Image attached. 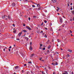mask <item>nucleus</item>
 I'll use <instances>...</instances> for the list:
<instances>
[{"label": "nucleus", "mask_w": 74, "mask_h": 74, "mask_svg": "<svg viewBox=\"0 0 74 74\" xmlns=\"http://www.w3.org/2000/svg\"><path fill=\"white\" fill-rule=\"evenodd\" d=\"M5 18V15H4L3 16H2V18L3 19H4Z\"/></svg>", "instance_id": "4468645a"}, {"label": "nucleus", "mask_w": 74, "mask_h": 74, "mask_svg": "<svg viewBox=\"0 0 74 74\" xmlns=\"http://www.w3.org/2000/svg\"><path fill=\"white\" fill-rule=\"evenodd\" d=\"M23 72H24V71H23V70H22V71H21L22 73H23Z\"/></svg>", "instance_id": "72a5a7b5"}, {"label": "nucleus", "mask_w": 74, "mask_h": 74, "mask_svg": "<svg viewBox=\"0 0 74 74\" xmlns=\"http://www.w3.org/2000/svg\"><path fill=\"white\" fill-rule=\"evenodd\" d=\"M71 10H73V8H71Z\"/></svg>", "instance_id": "8fccbe9b"}, {"label": "nucleus", "mask_w": 74, "mask_h": 74, "mask_svg": "<svg viewBox=\"0 0 74 74\" xmlns=\"http://www.w3.org/2000/svg\"><path fill=\"white\" fill-rule=\"evenodd\" d=\"M37 5V7H40V5L39 4H38Z\"/></svg>", "instance_id": "6ab92c4d"}, {"label": "nucleus", "mask_w": 74, "mask_h": 74, "mask_svg": "<svg viewBox=\"0 0 74 74\" xmlns=\"http://www.w3.org/2000/svg\"><path fill=\"white\" fill-rule=\"evenodd\" d=\"M58 63L57 62H56L55 64H54V65H58Z\"/></svg>", "instance_id": "c756f323"}, {"label": "nucleus", "mask_w": 74, "mask_h": 74, "mask_svg": "<svg viewBox=\"0 0 74 74\" xmlns=\"http://www.w3.org/2000/svg\"><path fill=\"white\" fill-rule=\"evenodd\" d=\"M3 51H4V52H5V49H3Z\"/></svg>", "instance_id": "5fc2aeb1"}, {"label": "nucleus", "mask_w": 74, "mask_h": 74, "mask_svg": "<svg viewBox=\"0 0 74 74\" xmlns=\"http://www.w3.org/2000/svg\"><path fill=\"white\" fill-rule=\"evenodd\" d=\"M73 5V3H71V5Z\"/></svg>", "instance_id": "a18cd8bd"}, {"label": "nucleus", "mask_w": 74, "mask_h": 74, "mask_svg": "<svg viewBox=\"0 0 74 74\" xmlns=\"http://www.w3.org/2000/svg\"><path fill=\"white\" fill-rule=\"evenodd\" d=\"M57 11H59V9H57Z\"/></svg>", "instance_id": "13d9d810"}, {"label": "nucleus", "mask_w": 74, "mask_h": 74, "mask_svg": "<svg viewBox=\"0 0 74 74\" xmlns=\"http://www.w3.org/2000/svg\"><path fill=\"white\" fill-rule=\"evenodd\" d=\"M48 69H51V67H48Z\"/></svg>", "instance_id": "4d7b16f0"}, {"label": "nucleus", "mask_w": 74, "mask_h": 74, "mask_svg": "<svg viewBox=\"0 0 74 74\" xmlns=\"http://www.w3.org/2000/svg\"><path fill=\"white\" fill-rule=\"evenodd\" d=\"M29 49L30 50H32V49H33V48L31 46L30 47Z\"/></svg>", "instance_id": "ddd939ff"}, {"label": "nucleus", "mask_w": 74, "mask_h": 74, "mask_svg": "<svg viewBox=\"0 0 74 74\" xmlns=\"http://www.w3.org/2000/svg\"><path fill=\"white\" fill-rule=\"evenodd\" d=\"M16 30H14V31H13V33H16Z\"/></svg>", "instance_id": "a878e982"}, {"label": "nucleus", "mask_w": 74, "mask_h": 74, "mask_svg": "<svg viewBox=\"0 0 74 74\" xmlns=\"http://www.w3.org/2000/svg\"><path fill=\"white\" fill-rule=\"evenodd\" d=\"M34 54H32L30 55V57L31 58H33V57H34Z\"/></svg>", "instance_id": "0eeeda50"}, {"label": "nucleus", "mask_w": 74, "mask_h": 74, "mask_svg": "<svg viewBox=\"0 0 74 74\" xmlns=\"http://www.w3.org/2000/svg\"><path fill=\"white\" fill-rule=\"evenodd\" d=\"M70 32L71 33H72V31H70Z\"/></svg>", "instance_id": "864d4df0"}, {"label": "nucleus", "mask_w": 74, "mask_h": 74, "mask_svg": "<svg viewBox=\"0 0 74 74\" xmlns=\"http://www.w3.org/2000/svg\"><path fill=\"white\" fill-rule=\"evenodd\" d=\"M14 74H16V73H14Z\"/></svg>", "instance_id": "774afa93"}, {"label": "nucleus", "mask_w": 74, "mask_h": 74, "mask_svg": "<svg viewBox=\"0 0 74 74\" xmlns=\"http://www.w3.org/2000/svg\"><path fill=\"white\" fill-rule=\"evenodd\" d=\"M53 64V65L55 64V63H52V64Z\"/></svg>", "instance_id": "6e6d98bb"}, {"label": "nucleus", "mask_w": 74, "mask_h": 74, "mask_svg": "<svg viewBox=\"0 0 74 74\" xmlns=\"http://www.w3.org/2000/svg\"><path fill=\"white\" fill-rule=\"evenodd\" d=\"M28 63H31V64H32V63L31 62H28Z\"/></svg>", "instance_id": "2f4dec72"}, {"label": "nucleus", "mask_w": 74, "mask_h": 74, "mask_svg": "<svg viewBox=\"0 0 74 74\" xmlns=\"http://www.w3.org/2000/svg\"><path fill=\"white\" fill-rule=\"evenodd\" d=\"M53 74H56V73H55V72H53Z\"/></svg>", "instance_id": "0e129e2a"}, {"label": "nucleus", "mask_w": 74, "mask_h": 74, "mask_svg": "<svg viewBox=\"0 0 74 74\" xmlns=\"http://www.w3.org/2000/svg\"><path fill=\"white\" fill-rule=\"evenodd\" d=\"M55 54H57V55H59V53L58 52H56L55 53Z\"/></svg>", "instance_id": "a211bd4d"}, {"label": "nucleus", "mask_w": 74, "mask_h": 74, "mask_svg": "<svg viewBox=\"0 0 74 74\" xmlns=\"http://www.w3.org/2000/svg\"><path fill=\"white\" fill-rule=\"evenodd\" d=\"M41 33H43V31L42 30L41 31Z\"/></svg>", "instance_id": "49530a36"}, {"label": "nucleus", "mask_w": 74, "mask_h": 74, "mask_svg": "<svg viewBox=\"0 0 74 74\" xmlns=\"http://www.w3.org/2000/svg\"><path fill=\"white\" fill-rule=\"evenodd\" d=\"M23 32L24 33H26V32H27V31L25 29H24L22 30Z\"/></svg>", "instance_id": "9d476101"}, {"label": "nucleus", "mask_w": 74, "mask_h": 74, "mask_svg": "<svg viewBox=\"0 0 74 74\" xmlns=\"http://www.w3.org/2000/svg\"><path fill=\"white\" fill-rule=\"evenodd\" d=\"M44 22H45V23H47V21L46 20H45Z\"/></svg>", "instance_id": "393cba45"}, {"label": "nucleus", "mask_w": 74, "mask_h": 74, "mask_svg": "<svg viewBox=\"0 0 74 74\" xmlns=\"http://www.w3.org/2000/svg\"><path fill=\"white\" fill-rule=\"evenodd\" d=\"M43 24H44V23L42 22V24L40 25L41 26H42V25H43Z\"/></svg>", "instance_id": "5701e85b"}, {"label": "nucleus", "mask_w": 74, "mask_h": 74, "mask_svg": "<svg viewBox=\"0 0 74 74\" xmlns=\"http://www.w3.org/2000/svg\"><path fill=\"white\" fill-rule=\"evenodd\" d=\"M30 73L29 72H26V73H25V74H29Z\"/></svg>", "instance_id": "2eb2a0df"}, {"label": "nucleus", "mask_w": 74, "mask_h": 74, "mask_svg": "<svg viewBox=\"0 0 74 74\" xmlns=\"http://www.w3.org/2000/svg\"><path fill=\"white\" fill-rule=\"evenodd\" d=\"M73 21H74V17H73Z\"/></svg>", "instance_id": "052dcab7"}, {"label": "nucleus", "mask_w": 74, "mask_h": 74, "mask_svg": "<svg viewBox=\"0 0 74 74\" xmlns=\"http://www.w3.org/2000/svg\"><path fill=\"white\" fill-rule=\"evenodd\" d=\"M20 40V39L19 38H18V39H16V40H18V41H19Z\"/></svg>", "instance_id": "c85d7f7f"}, {"label": "nucleus", "mask_w": 74, "mask_h": 74, "mask_svg": "<svg viewBox=\"0 0 74 74\" xmlns=\"http://www.w3.org/2000/svg\"><path fill=\"white\" fill-rule=\"evenodd\" d=\"M60 22L61 23H62L63 22V19H62V18L61 17H60Z\"/></svg>", "instance_id": "f03ea898"}, {"label": "nucleus", "mask_w": 74, "mask_h": 74, "mask_svg": "<svg viewBox=\"0 0 74 74\" xmlns=\"http://www.w3.org/2000/svg\"><path fill=\"white\" fill-rule=\"evenodd\" d=\"M49 52H50V51H49V50H47V53H49Z\"/></svg>", "instance_id": "cd10ccee"}, {"label": "nucleus", "mask_w": 74, "mask_h": 74, "mask_svg": "<svg viewBox=\"0 0 74 74\" xmlns=\"http://www.w3.org/2000/svg\"><path fill=\"white\" fill-rule=\"evenodd\" d=\"M23 26H25V25H26L25 24L23 23Z\"/></svg>", "instance_id": "f704fd0d"}, {"label": "nucleus", "mask_w": 74, "mask_h": 74, "mask_svg": "<svg viewBox=\"0 0 74 74\" xmlns=\"http://www.w3.org/2000/svg\"><path fill=\"white\" fill-rule=\"evenodd\" d=\"M57 14H58V15H60V14H59V13H58Z\"/></svg>", "instance_id": "680f3d73"}, {"label": "nucleus", "mask_w": 74, "mask_h": 74, "mask_svg": "<svg viewBox=\"0 0 74 74\" xmlns=\"http://www.w3.org/2000/svg\"><path fill=\"white\" fill-rule=\"evenodd\" d=\"M40 47H41L43 45L42 44H40Z\"/></svg>", "instance_id": "a19ab883"}, {"label": "nucleus", "mask_w": 74, "mask_h": 74, "mask_svg": "<svg viewBox=\"0 0 74 74\" xmlns=\"http://www.w3.org/2000/svg\"><path fill=\"white\" fill-rule=\"evenodd\" d=\"M25 1H27V0H25Z\"/></svg>", "instance_id": "e2e57ef3"}, {"label": "nucleus", "mask_w": 74, "mask_h": 74, "mask_svg": "<svg viewBox=\"0 0 74 74\" xmlns=\"http://www.w3.org/2000/svg\"><path fill=\"white\" fill-rule=\"evenodd\" d=\"M51 47V46L49 45V46L47 47L48 49H49V48H50Z\"/></svg>", "instance_id": "f3484780"}, {"label": "nucleus", "mask_w": 74, "mask_h": 74, "mask_svg": "<svg viewBox=\"0 0 74 74\" xmlns=\"http://www.w3.org/2000/svg\"><path fill=\"white\" fill-rule=\"evenodd\" d=\"M9 17H10V16L8 15V19H10V18Z\"/></svg>", "instance_id": "c03bdc74"}, {"label": "nucleus", "mask_w": 74, "mask_h": 74, "mask_svg": "<svg viewBox=\"0 0 74 74\" xmlns=\"http://www.w3.org/2000/svg\"><path fill=\"white\" fill-rule=\"evenodd\" d=\"M39 7V8H38V10H41V9H42V8H41L40 7Z\"/></svg>", "instance_id": "f8f14e48"}, {"label": "nucleus", "mask_w": 74, "mask_h": 74, "mask_svg": "<svg viewBox=\"0 0 74 74\" xmlns=\"http://www.w3.org/2000/svg\"><path fill=\"white\" fill-rule=\"evenodd\" d=\"M71 36L72 37H73V35H72V34H71Z\"/></svg>", "instance_id": "69168bd1"}, {"label": "nucleus", "mask_w": 74, "mask_h": 74, "mask_svg": "<svg viewBox=\"0 0 74 74\" xmlns=\"http://www.w3.org/2000/svg\"><path fill=\"white\" fill-rule=\"evenodd\" d=\"M26 27L27 28V29H29V30H32V29H31L29 27L27 26Z\"/></svg>", "instance_id": "423d86ee"}, {"label": "nucleus", "mask_w": 74, "mask_h": 74, "mask_svg": "<svg viewBox=\"0 0 74 74\" xmlns=\"http://www.w3.org/2000/svg\"><path fill=\"white\" fill-rule=\"evenodd\" d=\"M33 18H36L37 17L35 16H33Z\"/></svg>", "instance_id": "bb28decb"}, {"label": "nucleus", "mask_w": 74, "mask_h": 74, "mask_svg": "<svg viewBox=\"0 0 74 74\" xmlns=\"http://www.w3.org/2000/svg\"><path fill=\"white\" fill-rule=\"evenodd\" d=\"M12 48V47H11V46H10L9 47V48Z\"/></svg>", "instance_id": "58836bf2"}, {"label": "nucleus", "mask_w": 74, "mask_h": 74, "mask_svg": "<svg viewBox=\"0 0 74 74\" xmlns=\"http://www.w3.org/2000/svg\"><path fill=\"white\" fill-rule=\"evenodd\" d=\"M62 27H64V25H62Z\"/></svg>", "instance_id": "603ef678"}, {"label": "nucleus", "mask_w": 74, "mask_h": 74, "mask_svg": "<svg viewBox=\"0 0 74 74\" xmlns=\"http://www.w3.org/2000/svg\"><path fill=\"white\" fill-rule=\"evenodd\" d=\"M19 68V66H16L15 67V70H18V68Z\"/></svg>", "instance_id": "39448f33"}, {"label": "nucleus", "mask_w": 74, "mask_h": 74, "mask_svg": "<svg viewBox=\"0 0 74 74\" xmlns=\"http://www.w3.org/2000/svg\"><path fill=\"white\" fill-rule=\"evenodd\" d=\"M12 26H13L14 27H15V25H14V24H13Z\"/></svg>", "instance_id": "3c124183"}, {"label": "nucleus", "mask_w": 74, "mask_h": 74, "mask_svg": "<svg viewBox=\"0 0 74 74\" xmlns=\"http://www.w3.org/2000/svg\"><path fill=\"white\" fill-rule=\"evenodd\" d=\"M15 3H12V7H15Z\"/></svg>", "instance_id": "7ed1b4c3"}, {"label": "nucleus", "mask_w": 74, "mask_h": 74, "mask_svg": "<svg viewBox=\"0 0 74 74\" xmlns=\"http://www.w3.org/2000/svg\"><path fill=\"white\" fill-rule=\"evenodd\" d=\"M70 21H72V19H71Z\"/></svg>", "instance_id": "bf43d9fd"}, {"label": "nucleus", "mask_w": 74, "mask_h": 74, "mask_svg": "<svg viewBox=\"0 0 74 74\" xmlns=\"http://www.w3.org/2000/svg\"><path fill=\"white\" fill-rule=\"evenodd\" d=\"M14 47H16V46H15V45H14Z\"/></svg>", "instance_id": "338daca9"}, {"label": "nucleus", "mask_w": 74, "mask_h": 74, "mask_svg": "<svg viewBox=\"0 0 74 74\" xmlns=\"http://www.w3.org/2000/svg\"><path fill=\"white\" fill-rule=\"evenodd\" d=\"M26 65H27L26 64H24V66H26Z\"/></svg>", "instance_id": "473e14b6"}, {"label": "nucleus", "mask_w": 74, "mask_h": 74, "mask_svg": "<svg viewBox=\"0 0 74 74\" xmlns=\"http://www.w3.org/2000/svg\"><path fill=\"white\" fill-rule=\"evenodd\" d=\"M32 44V43L31 42L30 43V45H31Z\"/></svg>", "instance_id": "c9c22d12"}, {"label": "nucleus", "mask_w": 74, "mask_h": 74, "mask_svg": "<svg viewBox=\"0 0 74 74\" xmlns=\"http://www.w3.org/2000/svg\"><path fill=\"white\" fill-rule=\"evenodd\" d=\"M67 51H68V52H71H71H72V50L70 49H68L67 50Z\"/></svg>", "instance_id": "f257e3e1"}, {"label": "nucleus", "mask_w": 74, "mask_h": 74, "mask_svg": "<svg viewBox=\"0 0 74 74\" xmlns=\"http://www.w3.org/2000/svg\"><path fill=\"white\" fill-rule=\"evenodd\" d=\"M52 1L53 3H56L57 1L56 0H53V1Z\"/></svg>", "instance_id": "1a4fd4ad"}, {"label": "nucleus", "mask_w": 74, "mask_h": 74, "mask_svg": "<svg viewBox=\"0 0 74 74\" xmlns=\"http://www.w3.org/2000/svg\"><path fill=\"white\" fill-rule=\"evenodd\" d=\"M41 59H42V58H40L39 60H41Z\"/></svg>", "instance_id": "de8ad7c7"}, {"label": "nucleus", "mask_w": 74, "mask_h": 74, "mask_svg": "<svg viewBox=\"0 0 74 74\" xmlns=\"http://www.w3.org/2000/svg\"><path fill=\"white\" fill-rule=\"evenodd\" d=\"M45 38H47V35L46 34L45 35Z\"/></svg>", "instance_id": "b1692460"}, {"label": "nucleus", "mask_w": 74, "mask_h": 74, "mask_svg": "<svg viewBox=\"0 0 74 74\" xmlns=\"http://www.w3.org/2000/svg\"><path fill=\"white\" fill-rule=\"evenodd\" d=\"M28 20H30V18L29 17L28 18Z\"/></svg>", "instance_id": "79ce46f5"}, {"label": "nucleus", "mask_w": 74, "mask_h": 74, "mask_svg": "<svg viewBox=\"0 0 74 74\" xmlns=\"http://www.w3.org/2000/svg\"><path fill=\"white\" fill-rule=\"evenodd\" d=\"M64 72H65V73H62V74H69V73H68L67 71H64Z\"/></svg>", "instance_id": "6e6552de"}, {"label": "nucleus", "mask_w": 74, "mask_h": 74, "mask_svg": "<svg viewBox=\"0 0 74 74\" xmlns=\"http://www.w3.org/2000/svg\"><path fill=\"white\" fill-rule=\"evenodd\" d=\"M67 5H68V7H69V6L70 5L69 4L67 3Z\"/></svg>", "instance_id": "4c0bfd02"}, {"label": "nucleus", "mask_w": 74, "mask_h": 74, "mask_svg": "<svg viewBox=\"0 0 74 74\" xmlns=\"http://www.w3.org/2000/svg\"><path fill=\"white\" fill-rule=\"evenodd\" d=\"M49 39L48 41H47L46 42L47 44H49Z\"/></svg>", "instance_id": "9b49d317"}, {"label": "nucleus", "mask_w": 74, "mask_h": 74, "mask_svg": "<svg viewBox=\"0 0 74 74\" xmlns=\"http://www.w3.org/2000/svg\"><path fill=\"white\" fill-rule=\"evenodd\" d=\"M44 28L45 29H46V30H48V29L47 28L45 27Z\"/></svg>", "instance_id": "e433bc0d"}, {"label": "nucleus", "mask_w": 74, "mask_h": 74, "mask_svg": "<svg viewBox=\"0 0 74 74\" xmlns=\"http://www.w3.org/2000/svg\"><path fill=\"white\" fill-rule=\"evenodd\" d=\"M42 49L44 50H45V48H42Z\"/></svg>", "instance_id": "7c9ffc66"}, {"label": "nucleus", "mask_w": 74, "mask_h": 74, "mask_svg": "<svg viewBox=\"0 0 74 74\" xmlns=\"http://www.w3.org/2000/svg\"><path fill=\"white\" fill-rule=\"evenodd\" d=\"M42 73L43 74H45L44 72L43 71L42 72Z\"/></svg>", "instance_id": "4be33fe9"}, {"label": "nucleus", "mask_w": 74, "mask_h": 74, "mask_svg": "<svg viewBox=\"0 0 74 74\" xmlns=\"http://www.w3.org/2000/svg\"><path fill=\"white\" fill-rule=\"evenodd\" d=\"M32 7H36V6H35L34 5H32Z\"/></svg>", "instance_id": "412c9836"}, {"label": "nucleus", "mask_w": 74, "mask_h": 74, "mask_svg": "<svg viewBox=\"0 0 74 74\" xmlns=\"http://www.w3.org/2000/svg\"><path fill=\"white\" fill-rule=\"evenodd\" d=\"M22 32H19L18 33V36L19 37H20V36H21V34H22Z\"/></svg>", "instance_id": "20e7f679"}, {"label": "nucleus", "mask_w": 74, "mask_h": 74, "mask_svg": "<svg viewBox=\"0 0 74 74\" xmlns=\"http://www.w3.org/2000/svg\"><path fill=\"white\" fill-rule=\"evenodd\" d=\"M70 56L69 55H68L66 56V58H69Z\"/></svg>", "instance_id": "dca6fc26"}, {"label": "nucleus", "mask_w": 74, "mask_h": 74, "mask_svg": "<svg viewBox=\"0 0 74 74\" xmlns=\"http://www.w3.org/2000/svg\"><path fill=\"white\" fill-rule=\"evenodd\" d=\"M31 73H32V74H34V73L31 71Z\"/></svg>", "instance_id": "ea45409f"}, {"label": "nucleus", "mask_w": 74, "mask_h": 74, "mask_svg": "<svg viewBox=\"0 0 74 74\" xmlns=\"http://www.w3.org/2000/svg\"><path fill=\"white\" fill-rule=\"evenodd\" d=\"M9 51H10H10H11V49H9Z\"/></svg>", "instance_id": "09e8293b"}, {"label": "nucleus", "mask_w": 74, "mask_h": 74, "mask_svg": "<svg viewBox=\"0 0 74 74\" xmlns=\"http://www.w3.org/2000/svg\"><path fill=\"white\" fill-rule=\"evenodd\" d=\"M45 12H46V13L47 12V10H45Z\"/></svg>", "instance_id": "37998d69"}, {"label": "nucleus", "mask_w": 74, "mask_h": 74, "mask_svg": "<svg viewBox=\"0 0 74 74\" xmlns=\"http://www.w3.org/2000/svg\"><path fill=\"white\" fill-rule=\"evenodd\" d=\"M25 38L27 40V41H28V40L29 39L27 37H25Z\"/></svg>", "instance_id": "aec40b11"}]
</instances>
